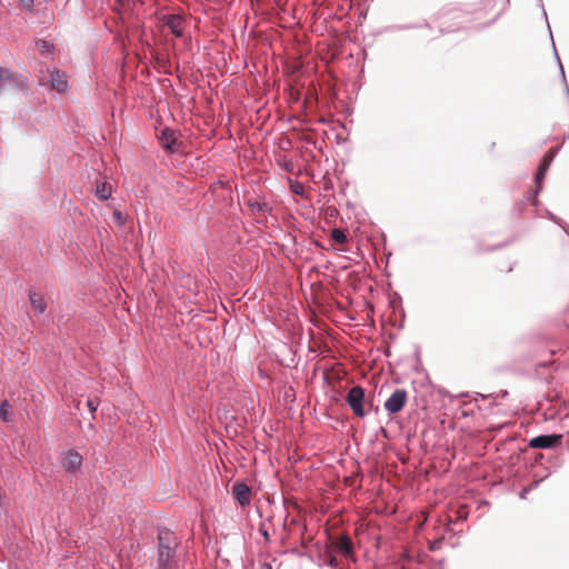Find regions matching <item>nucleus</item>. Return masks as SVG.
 Returning a JSON list of instances; mask_svg holds the SVG:
<instances>
[{
	"instance_id": "nucleus-11",
	"label": "nucleus",
	"mask_w": 569,
	"mask_h": 569,
	"mask_svg": "<svg viewBox=\"0 0 569 569\" xmlns=\"http://www.w3.org/2000/svg\"><path fill=\"white\" fill-rule=\"evenodd\" d=\"M183 19L182 17L180 16H169L167 17V20H166V24L168 26V28L170 29V31L176 36V37H182V33H183Z\"/></svg>"
},
{
	"instance_id": "nucleus-28",
	"label": "nucleus",
	"mask_w": 569,
	"mask_h": 569,
	"mask_svg": "<svg viewBox=\"0 0 569 569\" xmlns=\"http://www.w3.org/2000/svg\"><path fill=\"white\" fill-rule=\"evenodd\" d=\"M117 1H118L119 3H122V2H123V0H117Z\"/></svg>"
},
{
	"instance_id": "nucleus-17",
	"label": "nucleus",
	"mask_w": 569,
	"mask_h": 569,
	"mask_svg": "<svg viewBox=\"0 0 569 569\" xmlns=\"http://www.w3.org/2000/svg\"><path fill=\"white\" fill-rule=\"evenodd\" d=\"M161 142L166 149L173 151L174 150L173 144L176 143V138H174L173 132L169 131V130H163L162 136H161Z\"/></svg>"
},
{
	"instance_id": "nucleus-21",
	"label": "nucleus",
	"mask_w": 569,
	"mask_h": 569,
	"mask_svg": "<svg viewBox=\"0 0 569 569\" xmlns=\"http://www.w3.org/2000/svg\"><path fill=\"white\" fill-rule=\"evenodd\" d=\"M113 219H114V222L118 223L119 226H122L126 222V219H124L122 212L119 210L113 211Z\"/></svg>"
},
{
	"instance_id": "nucleus-26",
	"label": "nucleus",
	"mask_w": 569,
	"mask_h": 569,
	"mask_svg": "<svg viewBox=\"0 0 569 569\" xmlns=\"http://www.w3.org/2000/svg\"><path fill=\"white\" fill-rule=\"evenodd\" d=\"M282 501H283V506L286 507L287 502L295 503L297 500L290 499V500H282Z\"/></svg>"
},
{
	"instance_id": "nucleus-6",
	"label": "nucleus",
	"mask_w": 569,
	"mask_h": 569,
	"mask_svg": "<svg viewBox=\"0 0 569 569\" xmlns=\"http://www.w3.org/2000/svg\"><path fill=\"white\" fill-rule=\"evenodd\" d=\"M562 436L561 435H542L532 438L529 441L530 448H553L558 446L561 442Z\"/></svg>"
},
{
	"instance_id": "nucleus-1",
	"label": "nucleus",
	"mask_w": 569,
	"mask_h": 569,
	"mask_svg": "<svg viewBox=\"0 0 569 569\" xmlns=\"http://www.w3.org/2000/svg\"><path fill=\"white\" fill-rule=\"evenodd\" d=\"M468 515L469 507L466 503H461L460 500H449L445 506L443 515L439 518L441 522H445L448 526L446 528L447 531L455 532L450 526L460 520L467 519Z\"/></svg>"
},
{
	"instance_id": "nucleus-8",
	"label": "nucleus",
	"mask_w": 569,
	"mask_h": 569,
	"mask_svg": "<svg viewBox=\"0 0 569 569\" xmlns=\"http://www.w3.org/2000/svg\"><path fill=\"white\" fill-rule=\"evenodd\" d=\"M555 158V150L550 149L547 153H545L536 173V184L538 188L541 187V182L545 179V176Z\"/></svg>"
},
{
	"instance_id": "nucleus-27",
	"label": "nucleus",
	"mask_w": 569,
	"mask_h": 569,
	"mask_svg": "<svg viewBox=\"0 0 569 569\" xmlns=\"http://www.w3.org/2000/svg\"><path fill=\"white\" fill-rule=\"evenodd\" d=\"M262 535H263V537H264L266 539H268V538H269V535H268V532H267L266 530H263V531H262Z\"/></svg>"
},
{
	"instance_id": "nucleus-23",
	"label": "nucleus",
	"mask_w": 569,
	"mask_h": 569,
	"mask_svg": "<svg viewBox=\"0 0 569 569\" xmlns=\"http://www.w3.org/2000/svg\"><path fill=\"white\" fill-rule=\"evenodd\" d=\"M440 543H441V540H435V541H432V542L430 543L429 549H430V550H432V551H435V550H437V549L439 548V545H440Z\"/></svg>"
},
{
	"instance_id": "nucleus-20",
	"label": "nucleus",
	"mask_w": 569,
	"mask_h": 569,
	"mask_svg": "<svg viewBox=\"0 0 569 569\" xmlns=\"http://www.w3.org/2000/svg\"><path fill=\"white\" fill-rule=\"evenodd\" d=\"M37 49L40 51L41 54L50 53L52 49V44L49 43L46 40H39L36 42Z\"/></svg>"
},
{
	"instance_id": "nucleus-22",
	"label": "nucleus",
	"mask_w": 569,
	"mask_h": 569,
	"mask_svg": "<svg viewBox=\"0 0 569 569\" xmlns=\"http://www.w3.org/2000/svg\"><path fill=\"white\" fill-rule=\"evenodd\" d=\"M98 406H99V401L97 399H89L87 401V407L91 413H94L97 411Z\"/></svg>"
},
{
	"instance_id": "nucleus-25",
	"label": "nucleus",
	"mask_w": 569,
	"mask_h": 569,
	"mask_svg": "<svg viewBox=\"0 0 569 569\" xmlns=\"http://www.w3.org/2000/svg\"><path fill=\"white\" fill-rule=\"evenodd\" d=\"M488 505H489L488 500H481V502L479 503L478 508H481L482 506H488Z\"/></svg>"
},
{
	"instance_id": "nucleus-19",
	"label": "nucleus",
	"mask_w": 569,
	"mask_h": 569,
	"mask_svg": "<svg viewBox=\"0 0 569 569\" xmlns=\"http://www.w3.org/2000/svg\"><path fill=\"white\" fill-rule=\"evenodd\" d=\"M321 560H322V563H321L322 566H329L332 568L338 566V560L332 552H328L327 555H325Z\"/></svg>"
},
{
	"instance_id": "nucleus-16",
	"label": "nucleus",
	"mask_w": 569,
	"mask_h": 569,
	"mask_svg": "<svg viewBox=\"0 0 569 569\" xmlns=\"http://www.w3.org/2000/svg\"><path fill=\"white\" fill-rule=\"evenodd\" d=\"M14 81L13 74L8 69L0 67V91Z\"/></svg>"
},
{
	"instance_id": "nucleus-15",
	"label": "nucleus",
	"mask_w": 569,
	"mask_h": 569,
	"mask_svg": "<svg viewBox=\"0 0 569 569\" xmlns=\"http://www.w3.org/2000/svg\"><path fill=\"white\" fill-rule=\"evenodd\" d=\"M96 196L100 200H108L111 197V186L108 182H101L97 184Z\"/></svg>"
},
{
	"instance_id": "nucleus-24",
	"label": "nucleus",
	"mask_w": 569,
	"mask_h": 569,
	"mask_svg": "<svg viewBox=\"0 0 569 569\" xmlns=\"http://www.w3.org/2000/svg\"><path fill=\"white\" fill-rule=\"evenodd\" d=\"M238 501H239V503H240L241 506H243V507H244V506L250 505V501H251V500H244V499H241V500H238Z\"/></svg>"
},
{
	"instance_id": "nucleus-18",
	"label": "nucleus",
	"mask_w": 569,
	"mask_h": 569,
	"mask_svg": "<svg viewBox=\"0 0 569 569\" xmlns=\"http://www.w3.org/2000/svg\"><path fill=\"white\" fill-rule=\"evenodd\" d=\"M331 238L335 242L340 243V244H342L347 241V236H346L345 231L341 229H333L331 231Z\"/></svg>"
},
{
	"instance_id": "nucleus-10",
	"label": "nucleus",
	"mask_w": 569,
	"mask_h": 569,
	"mask_svg": "<svg viewBox=\"0 0 569 569\" xmlns=\"http://www.w3.org/2000/svg\"><path fill=\"white\" fill-rule=\"evenodd\" d=\"M176 551L157 550L158 569H173Z\"/></svg>"
},
{
	"instance_id": "nucleus-5",
	"label": "nucleus",
	"mask_w": 569,
	"mask_h": 569,
	"mask_svg": "<svg viewBox=\"0 0 569 569\" xmlns=\"http://www.w3.org/2000/svg\"><path fill=\"white\" fill-rule=\"evenodd\" d=\"M176 533L167 528L158 529V550L176 551L178 547Z\"/></svg>"
},
{
	"instance_id": "nucleus-7",
	"label": "nucleus",
	"mask_w": 569,
	"mask_h": 569,
	"mask_svg": "<svg viewBox=\"0 0 569 569\" xmlns=\"http://www.w3.org/2000/svg\"><path fill=\"white\" fill-rule=\"evenodd\" d=\"M336 551L345 556L346 558L353 559V545L348 536H340L332 543Z\"/></svg>"
},
{
	"instance_id": "nucleus-4",
	"label": "nucleus",
	"mask_w": 569,
	"mask_h": 569,
	"mask_svg": "<svg viewBox=\"0 0 569 569\" xmlns=\"http://www.w3.org/2000/svg\"><path fill=\"white\" fill-rule=\"evenodd\" d=\"M408 393L405 389H397L385 402V409L393 415L401 411L407 402Z\"/></svg>"
},
{
	"instance_id": "nucleus-14",
	"label": "nucleus",
	"mask_w": 569,
	"mask_h": 569,
	"mask_svg": "<svg viewBox=\"0 0 569 569\" xmlns=\"http://www.w3.org/2000/svg\"><path fill=\"white\" fill-rule=\"evenodd\" d=\"M13 411L12 406L8 400H3L0 402V419L4 422H10L12 420Z\"/></svg>"
},
{
	"instance_id": "nucleus-3",
	"label": "nucleus",
	"mask_w": 569,
	"mask_h": 569,
	"mask_svg": "<svg viewBox=\"0 0 569 569\" xmlns=\"http://www.w3.org/2000/svg\"><path fill=\"white\" fill-rule=\"evenodd\" d=\"M83 462L82 456L76 450H68L61 455V465L69 473H77Z\"/></svg>"
},
{
	"instance_id": "nucleus-13",
	"label": "nucleus",
	"mask_w": 569,
	"mask_h": 569,
	"mask_svg": "<svg viewBox=\"0 0 569 569\" xmlns=\"http://www.w3.org/2000/svg\"><path fill=\"white\" fill-rule=\"evenodd\" d=\"M232 495L234 498H247L251 496V488L244 482H236L232 487Z\"/></svg>"
},
{
	"instance_id": "nucleus-9",
	"label": "nucleus",
	"mask_w": 569,
	"mask_h": 569,
	"mask_svg": "<svg viewBox=\"0 0 569 569\" xmlns=\"http://www.w3.org/2000/svg\"><path fill=\"white\" fill-rule=\"evenodd\" d=\"M51 88L59 93H64L68 89L67 74L60 70H52L50 72Z\"/></svg>"
},
{
	"instance_id": "nucleus-2",
	"label": "nucleus",
	"mask_w": 569,
	"mask_h": 569,
	"mask_svg": "<svg viewBox=\"0 0 569 569\" xmlns=\"http://www.w3.org/2000/svg\"><path fill=\"white\" fill-rule=\"evenodd\" d=\"M346 401L356 416L362 418L366 415L363 408L365 390L362 387H352L347 395Z\"/></svg>"
},
{
	"instance_id": "nucleus-12",
	"label": "nucleus",
	"mask_w": 569,
	"mask_h": 569,
	"mask_svg": "<svg viewBox=\"0 0 569 569\" xmlns=\"http://www.w3.org/2000/svg\"><path fill=\"white\" fill-rule=\"evenodd\" d=\"M29 299L31 307L37 313L41 315L44 312L47 303L44 301L43 296L40 292L31 290L29 293Z\"/></svg>"
}]
</instances>
